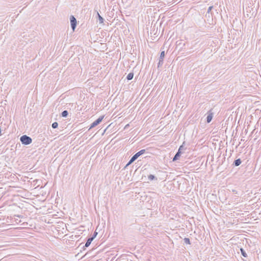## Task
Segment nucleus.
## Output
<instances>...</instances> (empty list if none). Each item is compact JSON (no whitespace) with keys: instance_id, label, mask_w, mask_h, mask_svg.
I'll return each mask as SVG.
<instances>
[{"instance_id":"nucleus-7","label":"nucleus","mask_w":261,"mask_h":261,"mask_svg":"<svg viewBox=\"0 0 261 261\" xmlns=\"http://www.w3.org/2000/svg\"><path fill=\"white\" fill-rule=\"evenodd\" d=\"M242 163V161L240 159L235 160L232 164L234 166H239Z\"/></svg>"},{"instance_id":"nucleus-10","label":"nucleus","mask_w":261,"mask_h":261,"mask_svg":"<svg viewBox=\"0 0 261 261\" xmlns=\"http://www.w3.org/2000/svg\"><path fill=\"white\" fill-rule=\"evenodd\" d=\"M133 77H134V73H133V72H130V73H129L128 74V75H127V76H126V79H127V80H129H129H132V79H133Z\"/></svg>"},{"instance_id":"nucleus-8","label":"nucleus","mask_w":261,"mask_h":261,"mask_svg":"<svg viewBox=\"0 0 261 261\" xmlns=\"http://www.w3.org/2000/svg\"><path fill=\"white\" fill-rule=\"evenodd\" d=\"M213 8V6H210V7H208V8L207 9V12L206 13V15H205V16L206 17L207 16L208 17H211L210 15H211V16H212V13L210 14V12L212 11Z\"/></svg>"},{"instance_id":"nucleus-3","label":"nucleus","mask_w":261,"mask_h":261,"mask_svg":"<svg viewBox=\"0 0 261 261\" xmlns=\"http://www.w3.org/2000/svg\"><path fill=\"white\" fill-rule=\"evenodd\" d=\"M70 21L71 28H72L73 31H74L77 24L76 19L73 16L71 15L70 17Z\"/></svg>"},{"instance_id":"nucleus-20","label":"nucleus","mask_w":261,"mask_h":261,"mask_svg":"<svg viewBox=\"0 0 261 261\" xmlns=\"http://www.w3.org/2000/svg\"><path fill=\"white\" fill-rule=\"evenodd\" d=\"M135 160H136L133 156L132 157L130 160L129 161L131 163H133Z\"/></svg>"},{"instance_id":"nucleus-18","label":"nucleus","mask_w":261,"mask_h":261,"mask_svg":"<svg viewBox=\"0 0 261 261\" xmlns=\"http://www.w3.org/2000/svg\"><path fill=\"white\" fill-rule=\"evenodd\" d=\"M163 64V60L159 59V61L158 63V67H160V66H162Z\"/></svg>"},{"instance_id":"nucleus-13","label":"nucleus","mask_w":261,"mask_h":261,"mask_svg":"<svg viewBox=\"0 0 261 261\" xmlns=\"http://www.w3.org/2000/svg\"><path fill=\"white\" fill-rule=\"evenodd\" d=\"M240 250L242 256H244V257H247V254L246 253L245 251L243 248H241Z\"/></svg>"},{"instance_id":"nucleus-1","label":"nucleus","mask_w":261,"mask_h":261,"mask_svg":"<svg viewBox=\"0 0 261 261\" xmlns=\"http://www.w3.org/2000/svg\"><path fill=\"white\" fill-rule=\"evenodd\" d=\"M20 140L21 143L25 145L31 144L32 142V138L27 135L22 136L20 137Z\"/></svg>"},{"instance_id":"nucleus-12","label":"nucleus","mask_w":261,"mask_h":261,"mask_svg":"<svg viewBox=\"0 0 261 261\" xmlns=\"http://www.w3.org/2000/svg\"><path fill=\"white\" fill-rule=\"evenodd\" d=\"M68 115V112L67 110L63 111L61 113V116L63 117H66Z\"/></svg>"},{"instance_id":"nucleus-4","label":"nucleus","mask_w":261,"mask_h":261,"mask_svg":"<svg viewBox=\"0 0 261 261\" xmlns=\"http://www.w3.org/2000/svg\"><path fill=\"white\" fill-rule=\"evenodd\" d=\"M182 148H183V145H181L179 147L177 152L176 153L175 155H174V156L173 158V161H175L179 159V158L181 154V150L182 149Z\"/></svg>"},{"instance_id":"nucleus-9","label":"nucleus","mask_w":261,"mask_h":261,"mask_svg":"<svg viewBox=\"0 0 261 261\" xmlns=\"http://www.w3.org/2000/svg\"><path fill=\"white\" fill-rule=\"evenodd\" d=\"M93 238H89L87 241H86V243H85V247H88L90 246V245L91 244L92 241H93Z\"/></svg>"},{"instance_id":"nucleus-15","label":"nucleus","mask_w":261,"mask_h":261,"mask_svg":"<svg viewBox=\"0 0 261 261\" xmlns=\"http://www.w3.org/2000/svg\"><path fill=\"white\" fill-rule=\"evenodd\" d=\"M165 57V51H162L161 53L160 59V60H164V58Z\"/></svg>"},{"instance_id":"nucleus-21","label":"nucleus","mask_w":261,"mask_h":261,"mask_svg":"<svg viewBox=\"0 0 261 261\" xmlns=\"http://www.w3.org/2000/svg\"><path fill=\"white\" fill-rule=\"evenodd\" d=\"M131 164H132V163L129 161V162L127 163V164H126V167H127V166H129V165H130Z\"/></svg>"},{"instance_id":"nucleus-6","label":"nucleus","mask_w":261,"mask_h":261,"mask_svg":"<svg viewBox=\"0 0 261 261\" xmlns=\"http://www.w3.org/2000/svg\"><path fill=\"white\" fill-rule=\"evenodd\" d=\"M213 117V113L211 112V111H209L208 112V115L206 117V122L207 123H210Z\"/></svg>"},{"instance_id":"nucleus-5","label":"nucleus","mask_w":261,"mask_h":261,"mask_svg":"<svg viewBox=\"0 0 261 261\" xmlns=\"http://www.w3.org/2000/svg\"><path fill=\"white\" fill-rule=\"evenodd\" d=\"M146 152L145 149H142L135 154L133 156L137 160L140 155H142Z\"/></svg>"},{"instance_id":"nucleus-17","label":"nucleus","mask_w":261,"mask_h":261,"mask_svg":"<svg viewBox=\"0 0 261 261\" xmlns=\"http://www.w3.org/2000/svg\"><path fill=\"white\" fill-rule=\"evenodd\" d=\"M51 126H52V127H53V128H57V127H58V122H54V123L52 124Z\"/></svg>"},{"instance_id":"nucleus-19","label":"nucleus","mask_w":261,"mask_h":261,"mask_svg":"<svg viewBox=\"0 0 261 261\" xmlns=\"http://www.w3.org/2000/svg\"><path fill=\"white\" fill-rule=\"evenodd\" d=\"M97 235V232L96 231H95L92 236V237H91V238H93V240H94V239L96 237V236Z\"/></svg>"},{"instance_id":"nucleus-22","label":"nucleus","mask_w":261,"mask_h":261,"mask_svg":"<svg viewBox=\"0 0 261 261\" xmlns=\"http://www.w3.org/2000/svg\"><path fill=\"white\" fill-rule=\"evenodd\" d=\"M17 216V217H19V218H21V217H22V216H19V215H17V216Z\"/></svg>"},{"instance_id":"nucleus-2","label":"nucleus","mask_w":261,"mask_h":261,"mask_svg":"<svg viewBox=\"0 0 261 261\" xmlns=\"http://www.w3.org/2000/svg\"><path fill=\"white\" fill-rule=\"evenodd\" d=\"M104 117V115L101 116L95 121H94L93 123H92L89 129H91L98 125L102 121Z\"/></svg>"},{"instance_id":"nucleus-14","label":"nucleus","mask_w":261,"mask_h":261,"mask_svg":"<svg viewBox=\"0 0 261 261\" xmlns=\"http://www.w3.org/2000/svg\"><path fill=\"white\" fill-rule=\"evenodd\" d=\"M97 15H98V19H99V22L100 23H103V21H104V19L102 18V17H101L99 15V14L98 13H97Z\"/></svg>"},{"instance_id":"nucleus-16","label":"nucleus","mask_w":261,"mask_h":261,"mask_svg":"<svg viewBox=\"0 0 261 261\" xmlns=\"http://www.w3.org/2000/svg\"><path fill=\"white\" fill-rule=\"evenodd\" d=\"M184 242L186 243V244H191V242H190V240L189 238H184Z\"/></svg>"},{"instance_id":"nucleus-11","label":"nucleus","mask_w":261,"mask_h":261,"mask_svg":"<svg viewBox=\"0 0 261 261\" xmlns=\"http://www.w3.org/2000/svg\"><path fill=\"white\" fill-rule=\"evenodd\" d=\"M148 178L150 180H157V177L152 174L149 175Z\"/></svg>"}]
</instances>
